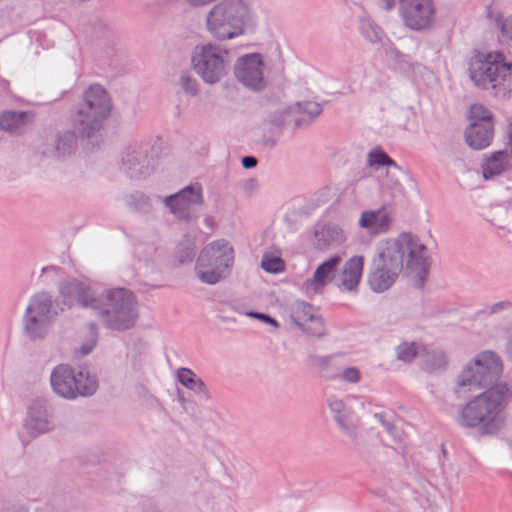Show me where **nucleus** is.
<instances>
[{"label": "nucleus", "instance_id": "c9c22d12", "mask_svg": "<svg viewBox=\"0 0 512 512\" xmlns=\"http://www.w3.org/2000/svg\"><path fill=\"white\" fill-rule=\"evenodd\" d=\"M362 34L370 42H378L382 39L383 32L379 26L370 22H364L361 27Z\"/></svg>", "mask_w": 512, "mask_h": 512}, {"label": "nucleus", "instance_id": "cd10ccee", "mask_svg": "<svg viewBox=\"0 0 512 512\" xmlns=\"http://www.w3.org/2000/svg\"><path fill=\"white\" fill-rule=\"evenodd\" d=\"M339 428L345 433L355 444H358V428L360 425L359 418L354 411L348 408L345 412L334 418Z\"/></svg>", "mask_w": 512, "mask_h": 512}, {"label": "nucleus", "instance_id": "09e8293b", "mask_svg": "<svg viewBox=\"0 0 512 512\" xmlns=\"http://www.w3.org/2000/svg\"><path fill=\"white\" fill-rule=\"evenodd\" d=\"M194 394L197 395L198 397V400L200 402H210L211 400V397H210V394H209V391L206 387V385L204 384V392H194Z\"/></svg>", "mask_w": 512, "mask_h": 512}, {"label": "nucleus", "instance_id": "4468645a", "mask_svg": "<svg viewBox=\"0 0 512 512\" xmlns=\"http://www.w3.org/2000/svg\"><path fill=\"white\" fill-rule=\"evenodd\" d=\"M399 12L405 25L411 30H426L434 23L433 0H399Z\"/></svg>", "mask_w": 512, "mask_h": 512}, {"label": "nucleus", "instance_id": "f704fd0d", "mask_svg": "<svg viewBox=\"0 0 512 512\" xmlns=\"http://www.w3.org/2000/svg\"><path fill=\"white\" fill-rule=\"evenodd\" d=\"M470 119L472 122H486V121H492V115L491 112L482 104H473L470 107Z\"/></svg>", "mask_w": 512, "mask_h": 512}, {"label": "nucleus", "instance_id": "6e6552de", "mask_svg": "<svg viewBox=\"0 0 512 512\" xmlns=\"http://www.w3.org/2000/svg\"><path fill=\"white\" fill-rule=\"evenodd\" d=\"M233 262V247L228 241L219 239L201 250L196 260L195 274L202 283L215 285L227 277Z\"/></svg>", "mask_w": 512, "mask_h": 512}, {"label": "nucleus", "instance_id": "9b49d317", "mask_svg": "<svg viewBox=\"0 0 512 512\" xmlns=\"http://www.w3.org/2000/svg\"><path fill=\"white\" fill-rule=\"evenodd\" d=\"M503 371V363L498 354H476L458 377L460 389L474 391L492 385Z\"/></svg>", "mask_w": 512, "mask_h": 512}, {"label": "nucleus", "instance_id": "5fc2aeb1", "mask_svg": "<svg viewBox=\"0 0 512 512\" xmlns=\"http://www.w3.org/2000/svg\"><path fill=\"white\" fill-rule=\"evenodd\" d=\"M133 349L144 350V349H148V346L145 342H143L142 340H139V342L135 345V347Z\"/></svg>", "mask_w": 512, "mask_h": 512}, {"label": "nucleus", "instance_id": "7c9ffc66", "mask_svg": "<svg viewBox=\"0 0 512 512\" xmlns=\"http://www.w3.org/2000/svg\"><path fill=\"white\" fill-rule=\"evenodd\" d=\"M177 378L186 388L194 392H204V382L200 378H196L190 369L180 368L177 372Z\"/></svg>", "mask_w": 512, "mask_h": 512}, {"label": "nucleus", "instance_id": "79ce46f5", "mask_svg": "<svg viewBox=\"0 0 512 512\" xmlns=\"http://www.w3.org/2000/svg\"><path fill=\"white\" fill-rule=\"evenodd\" d=\"M375 418L378 419V421L382 424V426L386 429V431L391 434L395 440H400V438L396 435V428L394 424L388 420L385 419L384 414L382 413H376Z\"/></svg>", "mask_w": 512, "mask_h": 512}, {"label": "nucleus", "instance_id": "3c124183", "mask_svg": "<svg viewBox=\"0 0 512 512\" xmlns=\"http://www.w3.org/2000/svg\"><path fill=\"white\" fill-rule=\"evenodd\" d=\"M30 512H53V510L47 505H39L31 507Z\"/></svg>", "mask_w": 512, "mask_h": 512}, {"label": "nucleus", "instance_id": "13d9d810", "mask_svg": "<svg viewBox=\"0 0 512 512\" xmlns=\"http://www.w3.org/2000/svg\"><path fill=\"white\" fill-rule=\"evenodd\" d=\"M207 224H210V218H206Z\"/></svg>", "mask_w": 512, "mask_h": 512}, {"label": "nucleus", "instance_id": "c85d7f7f", "mask_svg": "<svg viewBox=\"0 0 512 512\" xmlns=\"http://www.w3.org/2000/svg\"><path fill=\"white\" fill-rule=\"evenodd\" d=\"M321 111V106L312 101L297 102L295 105L291 106V113L294 112L296 117L302 118V125L312 121L315 117L320 115Z\"/></svg>", "mask_w": 512, "mask_h": 512}, {"label": "nucleus", "instance_id": "a211bd4d", "mask_svg": "<svg viewBox=\"0 0 512 512\" xmlns=\"http://www.w3.org/2000/svg\"><path fill=\"white\" fill-rule=\"evenodd\" d=\"M291 319L293 324L303 332L312 336L323 334V320L315 308L304 301L296 302L292 307Z\"/></svg>", "mask_w": 512, "mask_h": 512}, {"label": "nucleus", "instance_id": "a878e982", "mask_svg": "<svg viewBox=\"0 0 512 512\" xmlns=\"http://www.w3.org/2000/svg\"><path fill=\"white\" fill-rule=\"evenodd\" d=\"M307 362L325 379H336L340 375L341 364L333 355L312 354L308 357Z\"/></svg>", "mask_w": 512, "mask_h": 512}, {"label": "nucleus", "instance_id": "a18cd8bd", "mask_svg": "<svg viewBox=\"0 0 512 512\" xmlns=\"http://www.w3.org/2000/svg\"><path fill=\"white\" fill-rule=\"evenodd\" d=\"M422 350V346L417 342H404L399 346L398 352H420Z\"/></svg>", "mask_w": 512, "mask_h": 512}, {"label": "nucleus", "instance_id": "423d86ee", "mask_svg": "<svg viewBox=\"0 0 512 512\" xmlns=\"http://www.w3.org/2000/svg\"><path fill=\"white\" fill-rule=\"evenodd\" d=\"M250 20L248 5L241 0L216 4L207 14L209 33L218 41L233 39L244 34V27Z\"/></svg>", "mask_w": 512, "mask_h": 512}, {"label": "nucleus", "instance_id": "2f4dec72", "mask_svg": "<svg viewBox=\"0 0 512 512\" xmlns=\"http://www.w3.org/2000/svg\"><path fill=\"white\" fill-rule=\"evenodd\" d=\"M423 356L424 367L428 372L442 371L447 366L445 354H421Z\"/></svg>", "mask_w": 512, "mask_h": 512}, {"label": "nucleus", "instance_id": "f03ea898", "mask_svg": "<svg viewBox=\"0 0 512 512\" xmlns=\"http://www.w3.org/2000/svg\"><path fill=\"white\" fill-rule=\"evenodd\" d=\"M509 394L506 384H497L473 400L461 410L459 424L462 427L478 428L481 435H492L505 425V400Z\"/></svg>", "mask_w": 512, "mask_h": 512}, {"label": "nucleus", "instance_id": "6ab92c4d", "mask_svg": "<svg viewBox=\"0 0 512 512\" xmlns=\"http://www.w3.org/2000/svg\"><path fill=\"white\" fill-rule=\"evenodd\" d=\"M341 260V256L335 255L321 263L316 268L312 278L303 283L305 294L311 296L321 293L323 288L334 278Z\"/></svg>", "mask_w": 512, "mask_h": 512}, {"label": "nucleus", "instance_id": "f3484780", "mask_svg": "<svg viewBox=\"0 0 512 512\" xmlns=\"http://www.w3.org/2000/svg\"><path fill=\"white\" fill-rule=\"evenodd\" d=\"M77 146V136L66 130L57 132L39 148V154L44 158L61 159L74 153Z\"/></svg>", "mask_w": 512, "mask_h": 512}, {"label": "nucleus", "instance_id": "0eeeda50", "mask_svg": "<svg viewBox=\"0 0 512 512\" xmlns=\"http://www.w3.org/2000/svg\"><path fill=\"white\" fill-rule=\"evenodd\" d=\"M52 391L61 398L75 400L78 397H90L95 394L99 383L96 374L88 366L77 369L68 364H59L51 372Z\"/></svg>", "mask_w": 512, "mask_h": 512}, {"label": "nucleus", "instance_id": "f257e3e1", "mask_svg": "<svg viewBox=\"0 0 512 512\" xmlns=\"http://www.w3.org/2000/svg\"><path fill=\"white\" fill-rule=\"evenodd\" d=\"M427 247L417 236L402 232L394 238L382 241L373 260V269L368 277L370 288L377 293L388 290L403 270L404 263L415 274L418 288L424 286L429 269Z\"/></svg>", "mask_w": 512, "mask_h": 512}, {"label": "nucleus", "instance_id": "4d7b16f0", "mask_svg": "<svg viewBox=\"0 0 512 512\" xmlns=\"http://www.w3.org/2000/svg\"><path fill=\"white\" fill-rule=\"evenodd\" d=\"M207 224H210V218H206Z\"/></svg>", "mask_w": 512, "mask_h": 512}, {"label": "nucleus", "instance_id": "ea45409f", "mask_svg": "<svg viewBox=\"0 0 512 512\" xmlns=\"http://www.w3.org/2000/svg\"><path fill=\"white\" fill-rule=\"evenodd\" d=\"M338 377L346 382L358 383L361 379V374L357 368L347 367L342 371L340 370V375Z\"/></svg>", "mask_w": 512, "mask_h": 512}, {"label": "nucleus", "instance_id": "1a4fd4ad", "mask_svg": "<svg viewBox=\"0 0 512 512\" xmlns=\"http://www.w3.org/2000/svg\"><path fill=\"white\" fill-rule=\"evenodd\" d=\"M58 315L53 296L47 291L33 294L22 318V328L31 340H42L49 334Z\"/></svg>", "mask_w": 512, "mask_h": 512}, {"label": "nucleus", "instance_id": "a19ab883", "mask_svg": "<svg viewBox=\"0 0 512 512\" xmlns=\"http://www.w3.org/2000/svg\"><path fill=\"white\" fill-rule=\"evenodd\" d=\"M500 29L502 37L512 47V16L502 21Z\"/></svg>", "mask_w": 512, "mask_h": 512}, {"label": "nucleus", "instance_id": "f8f14e48", "mask_svg": "<svg viewBox=\"0 0 512 512\" xmlns=\"http://www.w3.org/2000/svg\"><path fill=\"white\" fill-rule=\"evenodd\" d=\"M23 427L32 438L53 431L56 428V419L51 403L42 397L33 399L27 406Z\"/></svg>", "mask_w": 512, "mask_h": 512}, {"label": "nucleus", "instance_id": "c756f323", "mask_svg": "<svg viewBox=\"0 0 512 512\" xmlns=\"http://www.w3.org/2000/svg\"><path fill=\"white\" fill-rule=\"evenodd\" d=\"M270 124L277 129H281L291 124H294L295 127H300L302 126V118L296 117L294 112L291 113L290 106L287 109L274 113L270 118Z\"/></svg>", "mask_w": 512, "mask_h": 512}, {"label": "nucleus", "instance_id": "49530a36", "mask_svg": "<svg viewBox=\"0 0 512 512\" xmlns=\"http://www.w3.org/2000/svg\"><path fill=\"white\" fill-rule=\"evenodd\" d=\"M31 507H28L24 504H16L10 507H7L4 512H30Z\"/></svg>", "mask_w": 512, "mask_h": 512}, {"label": "nucleus", "instance_id": "39448f33", "mask_svg": "<svg viewBox=\"0 0 512 512\" xmlns=\"http://www.w3.org/2000/svg\"><path fill=\"white\" fill-rule=\"evenodd\" d=\"M94 311L111 329L132 328L138 318L137 301L133 293L125 288L108 289L99 294V305Z\"/></svg>", "mask_w": 512, "mask_h": 512}, {"label": "nucleus", "instance_id": "2eb2a0df", "mask_svg": "<svg viewBox=\"0 0 512 512\" xmlns=\"http://www.w3.org/2000/svg\"><path fill=\"white\" fill-rule=\"evenodd\" d=\"M265 64L259 53H251L240 57L234 67L236 79L245 87L260 91L267 85L264 77Z\"/></svg>", "mask_w": 512, "mask_h": 512}, {"label": "nucleus", "instance_id": "dca6fc26", "mask_svg": "<svg viewBox=\"0 0 512 512\" xmlns=\"http://www.w3.org/2000/svg\"><path fill=\"white\" fill-rule=\"evenodd\" d=\"M59 295L64 305H80L94 310L99 305V293L87 282L78 279L64 280L59 283Z\"/></svg>", "mask_w": 512, "mask_h": 512}, {"label": "nucleus", "instance_id": "4c0bfd02", "mask_svg": "<svg viewBox=\"0 0 512 512\" xmlns=\"http://www.w3.org/2000/svg\"><path fill=\"white\" fill-rule=\"evenodd\" d=\"M327 404L331 413L333 414V418H335L336 416L340 415L341 413L345 412L348 409V407H346L345 405V402L336 396H330L327 399Z\"/></svg>", "mask_w": 512, "mask_h": 512}, {"label": "nucleus", "instance_id": "c03bdc74", "mask_svg": "<svg viewBox=\"0 0 512 512\" xmlns=\"http://www.w3.org/2000/svg\"><path fill=\"white\" fill-rule=\"evenodd\" d=\"M246 315L247 316H250V317H253V318H256V319H259L267 324H270L272 325L273 327L277 328L278 327V323L277 321L270 317L268 314H264V313H258V312H246Z\"/></svg>", "mask_w": 512, "mask_h": 512}, {"label": "nucleus", "instance_id": "6e6d98bb", "mask_svg": "<svg viewBox=\"0 0 512 512\" xmlns=\"http://www.w3.org/2000/svg\"><path fill=\"white\" fill-rule=\"evenodd\" d=\"M508 349L512 352V335L509 337L508 340Z\"/></svg>", "mask_w": 512, "mask_h": 512}, {"label": "nucleus", "instance_id": "de8ad7c7", "mask_svg": "<svg viewBox=\"0 0 512 512\" xmlns=\"http://www.w3.org/2000/svg\"><path fill=\"white\" fill-rule=\"evenodd\" d=\"M257 165V159L253 156H245L242 158V166L245 169L253 168Z\"/></svg>", "mask_w": 512, "mask_h": 512}, {"label": "nucleus", "instance_id": "8fccbe9b", "mask_svg": "<svg viewBox=\"0 0 512 512\" xmlns=\"http://www.w3.org/2000/svg\"><path fill=\"white\" fill-rule=\"evenodd\" d=\"M418 354H397L396 360L410 363Z\"/></svg>", "mask_w": 512, "mask_h": 512}, {"label": "nucleus", "instance_id": "864d4df0", "mask_svg": "<svg viewBox=\"0 0 512 512\" xmlns=\"http://www.w3.org/2000/svg\"><path fill=\"white\" fill-rule=\"evenodd\" d=\"M262 142L266 147H269V148L274 147L276 144V140L272 137L263 138Z\"/></svg>", "mask_w": 512, "mask_h": 512}, {"label": "nucleus", "instance_id": "7ed1b4c3", "mask_svg": "<svg viewBox=\"0 0 512 512\" xmlns=\"http://www.w3.org/2000/svg\"><path fill=\"white\" fill-rule=\"evenodd\" d=\"M468 72L475 86L491 89L496 96L512 92V62L501 53H476L469 61Z\"/></svg>", "mask_w": 512, "mask_h": 512}, {"label": "nucleus", "instance_id": "e433bc0d", "mask_svg": "<svg viewBox=\"0 0 512 512\" xmlns=\"http://www.w3.org/2000/svg\"><path fill=\"white\" fill-rule=\"evenodd\" d=\"M180 86L189 95L195 96L198 94L199 85L195 78L188 73H182L179 79Z\"/></svg>", "mask_w": 512, "mask_h": 512}, {"label": "nucleus", "instance_id": "72a5a7b5", "mask_svg": "<svg viewBox=\"0 0 512 512\" xmlns=\"http://www.w3.org/2000/svg\"><path fill=\"white\" fill-rule=\"evenodd\" d=\"M261 267L269 273H279L284 270V261L280 257L264 255Z\"/></svg>", "mask_w": 512, "mask_h": 512}, {"label": "nucleus", "instance_id": "393cba45", "mask_svg": "<svg viewBox=\"0 0 512 512\" xmlns=\"http://www.w3.org/2000/svg\"><path fill=\"white\" fill-rule=\"evenodd\" d=\"M122 165L131 177H139L149 172V161L145 153L137 148H128L123 157Z\"/></svg>", "mask_w": 512, "mask_h": 512}, {"label": "nucleus", "instance_id": "37998d69", "mask_svg": "<svg viewBox=\"0 0 512 512\" xmlns=\"http://www.w3.org/2000/svg\"><path fill=\"white\" fill-rule=\"evenodd\" d=\"M195 255L194 248L192 246H187L182 250L177 252V257L180 263L190 262L192 261Z\"/></svg>", "mask_w": 512, "mask_h": 512}, {"label": "nucleus", "instance_id": "4be33fe9", "mask_svg": "<svg viewBox=\"0 0 512 512\" xmlns=\"http://www.w3.org/2000/svg\"><path fill=\"white\" fill-rule=\"evenodd\" d=\"M33 121L32 111L6 110L0 114V129L13 135H20L27 131Z\"/></svg>", "mask_w": 512, "mask_h": 512}, {"label": "nucleus", "instance_id": "58836bf2", "mask_svg": "<svg viewBox=\"0 0 512 512\" xmlns=\"http://www.w3.org/2000/svg\"><path fill=\"white\" fill-rule=\"evenodd\" d=\"M97 344V332L95 330L94 325H91L87 338L85 342L81 345L80 352L86 353V352H92V350L96 347Z\"/></svg>", "mask_w": 512, "mask_h": 512}, {"label": "nucleus", "instance_id": "5701e85b", "mask_svg": "<svg viewBox=\"0 0 512 512\" xmlns=\"http://www.w3.org/2000/svg\"><path fill=\"white\" fill-rule=\"evenodd\" d=\"M512 168V155L506 150L491 153L482 165V175L485 180H491Z\"/></svg>", "mask_w": 512, "mask_h": 512}, {"label": "nucleus", "instance_id": "473e14b6", "mask_svg": "<svg viewBox=\"0 0 512 512\" xmlns=\"http://www.w3.org/2000/svg\"><path fill=\"white\" fill-rule=\"evenodd\" d=\"M367 162L371 167L396 165L395 162L381 150H372L368 155Z\"/></svg>", "mask_w": 512, "mask_h": 512}, {"label": "nucleus", "instance_id": "bb28decb", "mask_svg": "<svg viewBox=\"0 0 512 512\" xmlns=\"http://www.w3.org/2000/svg\"><path fill=\"white\" fill-rule=\"evenodd\" d=\"M316 245L319 249L338 246L346 241L344 230L336 224H326L315 232Z\"/></svg>", "mask_w": 512, "mask_h": 512}, {"label": "nucleus", "instance_id": "aec40b11", "mask_svg": "<svg viewBox=\"0 0 512 512\" xmlns=\"http://www.w3.org/2000/svg\"><path fill=\"white\" fill-rule=\"evenodd\" d=\"M391 217L387 209L382 206L376 210H364L358 221L360 228L369 235L376 236L387 233L391 226Z\"/></svg>", "mask_w": 512, "mask_h": 512}, {"label": "nucleus", "instance_id": "412c9836", "mask_svg": "<svg viewBox=\"0 0 512 512\" xmlns=\"http://www.w3.org/2000/svg\"><path fill=\"white\" fill-rule=\"evenodd\" d=\"M364 266V257L356 255L348 259L337 276V286L342 291H356Z\"/></svg>", "mask_w": 512, "mask_h": 512}, {"label": "nucleus", "instance_id": "20e7f679", "mask_svg": "<svg viewBox=\"0 0 512 512\" xmlns=\"http://www.w3.org/2000/svg\"><path fill=\"white\" fill-rule=\"evenodd\" d=\"M111 109L107 91L101 85H91L83 92L82 102L72 115L73 127L81 136L92 137L100 131Z\"/></svg>", "mask_w": 512, "mask_h": 512}, {"label": "nucleus", "instance_id": "b1692460", "mask_svg": "<svg viewBox=\"0 0 512 512\" xmlns=\"http://www.w3.org/2000/svg\"><path fill=\"white\" fill-rule=\"evenodd\" d=\"M465 138L467 144L476 150H481L490 145L493 138V123L492 121L486 122H472L465 131Z\"/></svg>", "mask_w": 512, "mask_h": 512}, {"label": "nucleus", "instance_id": "603ef678", "mask_svg": "<svg viewBox=\"0 0 512 512\" xmlns=\"http://www.w3.org/2000/svg\"><path fill=\"white\" fill-rule=\"evenodd\" d=\"M381 6L383 9L389 11L394 8L395 0H380Z\"/></svg>", "mask_w": 512, "mask_h": 512}, {"label": "nucleus", "instance_id": "ddd939ff", "mask_svg": "<svg viewBox=\"0 0 512 512\" xmlns=\"http://www.w3.org/2000/svg\"><path fill=\"white\" fill-rule=\"evenodd\" d=\"M164 203L178 219L190 221L198 217L203 204L202 189L198 184L186 186L178 193L165 197Z\"/></svg>", "mask_w": 512, "mask_h": 512}, {"label": "nucleus", "instance_id": "9d476101", "mask_svg": "<svg viewBox=\"0 0 512 512\" xmlns=\"http://www.w3.org/2000/svg\"><path fill=\"white\" fill-rule=\"evenodd\" d=\"M229 62L228 49L215 43L197 45L191 57L195 72L210 85L218 83L225 77Z\"/></svg>", "mask_w": 512, "mask_h": 512}]
</instances>
